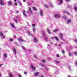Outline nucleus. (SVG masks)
Segmentation results:
<instances>
[{
    "label": "nucleus",
    "mask_w": 77,
    "mask_h": 77,
    "mask_svg": "<svg viewBox=\"0 0 77 77\" xmlns=\"http://www.w3.org/2000/svg\"><path fill=\"white\" fill-rule=\"evenodd\" d=\"M0 5L1 6H4V1L2 0H0Z\"/></svg>",
    "instance_id": "1"
},
{
    "label": "nucleus",
    "mask_w": 77,
    "mask_h": 77,
    "mask_svg": "<svg viewBox=\"0 0 77 77\" xmlns=\"http://www.w3.org/2000/svg\"><path fill=\"white\" fill-rule=\"evenodd\" d=\"M12 50L14 53L15 54H17V51H16L15 49L14 48H13Z\"/></svg>",
    "instance_id": "2"
},
{
    "label": "nucleus",
    "mask_w": 77,
    "mask_h": 77,
    "mask_svg": "<svg viewBox=\"0 0 77 77\" xmlns=\"http://www.w3.org/2000/svg\"><path fill=\"white\" fill-rule=\"evenodd\" d=\"M54 17L55 18H60V16L58 14H55L54 15Z\"/></svg>",
    "instance_id": "3"
},
{
    "label": "nucleus",
    "mask_w": 77,
    "mask_h": 77,
    "mask_svg": "<svg viewBox=\"0 0 77 77\" xmlns=\"http://www.w3.org/2000/svg\"><path fill=\"white\" fill-rule=\"evenodd\" d=\"M39 14L41 16H42L43 15V13H42V10H41L40 11Z\"/></svg>",
    "instance_id": "4"
},
{
    "label": "nucleus",
    "mask_w": 77,
    "mask_h": 77,
    "mask_svg": "<svg viewBox=\"0 0 77 77\" xmlns=\"http://www.w3.org/2000/svg\"><path fill=\"white\" fill-rule=\"evenodd\" d=\"M18 40H19V41L21 42H25V40H23V39H18Z\"/></svg>",
    "instance_id": "5"
},
{
    "label": "nucleus",
    "mask_w": 77,
    "mask_h": 77,
    "mask_svg": "<svg viewBox=\"0 0 77 77\" xmlns=\"http://www.w3.org/2000/svg\"><path fill=\"white\" fill-rule=\"evenodd\" d=\"M0 36H3L4 38H5V37L3 36V33L1 32H0Z\"/></svg>",
    "instance_id": "6"
},
{
    "label": "nucleus",
    "mask_w": 77,
    "mask_h": 77,
    "mask_svg": "<svg viewBox=\"0 0 77 77\" xmlns=\"http://www.w3.org/2000/svg\"><path fill=\"white\" fill-rule=\"evenodd\" d=\"M10 25L12 27H13V28H14L15 27V25H14V24H13V23H10Z\"/></svg>",
    "instance_id": "7"
},
{
    "label": "nucleus",
    "mask_w": 77,
    "mask_h": 77,
    "mask_svg": "<svg viewBox=\"0 0 77 77\" xmlns=\"http://www.w3.org/2000/svg\"><path fill=\"white\" fill-rule=\"evenodd\" d=\"M47 32L48 33V34H51V32L50 31V30L48 29H47Z\"/></svg>",
    "instance_id": "8"
},
{
    "label": "nucleus",
    "mask_w": 77,
    "mask_h": 77,
    "mask_svg": "<svg viewBox=\"0 0 77 77\" xmlns=\"http://www.w3.org/2000/svg\"><path fill=\"white\" fill-rule=\"evenodd\" d=\"M59 35L61 39H62V33H60L59 34Z\"/></svg>",
    "instance_id": "9"
},
{
    "label": "nucleus",
    "mask_w": 77,
    "mask_h": 77,
    "mask_svg": "<svg viewBox=\"0 0 77 77\" xmlns=\"http://www.w3.org/2000/svg\"><path fill=\"white\" fill-rule=\"evenodd\" d=\"M31 68H32V70L33 71H34L35 69V67H33V65H31Z\"/></svg>",
    "instance_id": "10"
},
{
    "label": "nucleus",
    "mask_w": 77,
    "mask_h": 77,
    "mask_svg": "<svg viewBox=\"0 0 77 77\" xmlns=\"http://www.w3.org/2000/svg\"><path fill=\"white\" fill-rule=\"evenodd\" d=\"M8 5H11L12 4V2L11 1H8Z\"/></svg>",
    "instance_id": "11"
},
{
    "label": "nucleus",
    "mask_w": 77,
    "mask_h": 77,
    "mask_svg": "<svg viewBox=\"0 0 77 77\" xmlns=\"http://www.w3.org/2000/svg\"><path fill=\"white\" fill-rule=\"evenodd\" d=\"M58 1H59V0H57ZM62 3H63V1L62 0H60V2L59 3V5H60V4H62Z\"/></svg>",
    "instance_id": "12"
},
{
    "label": "nucleus",
    "mask_w": 77,
    "mask_h": 77,
    "mask_svg": "<svg viewBox=\"0 0 77 77\" xmlns=\"http://www.w3.org/2000/svg\"><path fill=\"white\" fill-rule=\"evenodd\" d=\"M29 12L30 13V14H33L32 11V10H31L30 8H29Z\"/></svg>",
    "instance_id": "13"
},
{
    "label": "nucleus",
    "mask_w": 77,
    "mask_h": 77,
    "mask_svg": "<svg viewBox=\"0 0 77 77\" xmlns=\"http://www.w3.org/2000/svg\"><path fill=\"white\" fill-rule=\"evenodd\" d=\"M33 32H35L36 31V28L35 27H33L32 28Z\"/></svg>",
    "instance_id": "14"
},
{
    "label": "nucleus",
    "mask_w": 77,
    "mask_h": 77,
    "mask_svg": "<svg viewBox=\"0 0 77 77\" xmlns=\"http://www.w3.org/2000/svg\"><path fill=\"white\" fill-rule=\"evenodd\" d=\"M23 14L25 17H27V15L25 14V10H24V11H23Z\"/></svg>",
    "instance_id": "15"
},
{
    "label": "nucleus",
    "mask_w": 77,
    "mask_h": 77,
    "mask_svg": "<svg viewBox=\"0 0 77 77\" xmlns=\"http://www.w3.org/2000/svg\"><path fill=\"white\" fill-rule=\"evenodd\" d=\"M9 77H12V73H9Z\"/></svg>",
    "instance_id": "16"
},
{
    "label": "nucleus",
    "mask_w": 77,
    "mask_h": 77,
    "mask_svg": "<svg viewBox=\"0 0 77 77\" xmlns=\"http://www.w3.org/2000/svg\"><path fill=\"white\" fill-rule=\"evenodd\" d=\"M38 74H39V73L37 72L36 73H35L34 75L35 76H38Z\"/></svg>",
    "instance_id": "17"
},
{
    "label": "nucleus",
    "mask_w": 77,
    "mask_h": 77,
    "mask_svg": "<svg viewBox=\"0 0 77 77\" xmlns=\"http://www.w3.org/2000/svg\"><path fill=\"white\" fill-rule=\"evenodd\" d=\"M64 13H66V14H67V15H70V14L68 12H66V11H64Z\"/></svg>",
    "instance_id": "18"
},
{
    "label": "nucleus",
    "mask_w": 77,
    "mask_h": 77,
    "mask_svg": "<svg viewBox=\"0 0 77 77\" xmlns=\"http://www.w3.org/2000/svg\"><path fill=\"white\" fill-rule=\"evenodd\" d=\"M32 8L34 11H37V9L35 7H32Z\"/></svg>",
    "instance_id": "19"
},
{
    "label": "nucleus",
    "mask_w": 77,
    "mask_h": 77,
    "mask_svg": "<svg viewBox=\"0 0 77 77\" xmlns=\"http://www.w3.org/2000/svg\"><path fill=\"white\" fill-rule=\"evenodd\" d=\"M44 7H45V8H48V6L46 5H44Z\"/></svg>",
    "instance_id": "20"
},
{
    "label": "nucleus",
    "mask_w": 77,
    "mask_h": 77,
    "mask_svg": "<svg viewBox=\"0 0 77 77\" xmlns=\"http://www.w3.org/2000/svg\"><path fill=\"white\" fill-rule=\"evenodd\" d=\"M71 20H68L67 21V23H71Z\"/></svg>",
    "instance_id": "21"
},
{
    "label": "nucleus",
    "mask_w": 77,
    "mask_h": 77,
    "mask_svg": "<svg viewBox=\"0 0 77 77\" xmlns=\"http://www.w3.org/2000/svg\"><path fill=\"white\" fill-rule=\"evenodd\" d=\"M18 3L19 5H20V6H22V5L21 4V3L20 2H18Z\"/></svg>",
    "instance_id": "22"
},
{
    "label": "nucleus",
    "mask_w": 77,
    "mask_h": 77,
    "mask_svg": "<svg viewBox=\"0 0 77 77\" xmlns=\"http://www.w3.org/2000/svg\"><path fill=\"white\" fill-rule=\"evenodd\" d=\"M58 30L57 29H55L53 30V32H57V31H58Z\"/></svg>",
    "instance_id": "23"
},
{
    "label": "nucleus",
    "mask_w": 77,
    "mask_h": 77,
    "mask_svg": "<svg viewBox=\"0 0 77 77\" xmlns=\"http://www.w3.org/2000/svg\"><path fill=\"white\" fill-rule=\"evenodd\" d=\"M22 49H23L24 50H26V48H24V46H22Z\"/></svg>",
    "instance_id": "24"
},
{
    "label": "nucleus",
    "mask_w": 77,
    "mask_h": 77,
    "mask_svg": "<svg viewBox=\"0 0 77 77\" xmlns=\"http://www.w3.org/2000/svg\"><path fill=\"white\" fill-rule=\"evenodd\" d=\"M50 7H53V5H52V4H51V3H50Z\"/></svg>",
    "instance_id": "25"
},
{
    "label": "nucleus",
    "mask_w": 77,
    "mask_h": 77,
    "mask_svg": "<svg viewBox=\"0 0 77 77\" xmlns=\"http://www.w3.org/2000/svg\"><path fill=\"white\" fill-rule=\"evenodd\" d=\"M44 38L45 39V40H46V41H47L48 38H47V37H45Z\"/></svg>",
    "instance_id": "26"
},
{
    "label": "nucleus",
    "mask_w": 77,
    "mask_h": 77,
    "mask_svg": "<svg viewBox=\"0 0 77 77\" xmlns=\"http://www.w3.org/2000/svg\"><path fill=\"white\" fill-rule=\"evenodd\" d=\"M34 42H36V41H37V40H36V38H35L34 39Z\"/></svg>",
    "instance_id": "27"
},
{
    "label": "nucleus",
    "mask_w": 77,
    "mask_h": 77,
    "mask_svg": "<svg viewBox=\"0 0 77 77\" xmlns=\"http://www.w3.org/2000/svg\"><path fill=\"white\" fill-rule=\"evenodd\" d=\"M32 26L33 27H35V24H33L32 25Z\"/></svg>",
    "instance_id": "28"
},
{
    "label": "nucleus",
    "mask_w": 77,
    "mask_h": 77,
    "mask_svg": "<svg viewBox=\"0 0 77 77\" xmlns=\"http://www.w3.org/2000/svg\"><path fill=\"white\" fill-rule=\"evenodd\" d=\"M4 56L5 57H7V54H4Z\"/></svg>",
    "instance_id": "29"
},
{
    "label": "nucleus",
    "mask_w": 77,
    "mask_h": 77,
    "mask_svg": "<svg viewBox=\"0 0 77 77\" xmlns=\"http://www.w3.org/2000/svg\"><path fill=\"white\" fill-rule=\"evenodd\" d=\"M55 39H56V40L57 41H59V39H58V38H57V37H55Z\"/></svg>",
    "instance_id": "30"
},
{
    "label": "nucleus",
    "mask_w": 77,
    "mask_h": 77,
    "mask_svg": "<svg viewBox=\"0 0 77 77\" xmlns=\"http://www.w3.org/2000/svg\"><path fill=\"white\" fill-rule=\"evenodd\" d=\"M55 62H56L57 63H59V62L57 61H55Z\"/></svg>",
    "instance_id": "31"
},
{
    "label": "nucleus",
    "mask_w": 77,
    "mask_h": 77,
    "mask_svg": "<svg viewBox=\"0 0 77 77\" xmlns=\"http://www.w3.org/2000/svg\"><path fill=\"white\" fill-rule=\"evenodd\" d=\"M62 53L64 54L65 53V51L63 50L62 52Z\"/></svg>",
    "instance_id": "32"
},
{
    "label": "nucleus",
    "mask_w": 77,
    "mask_h": 77,
    "mask_svg": "<svg viewBox=\"0 0 77 77\" xmlns=\"http://www.w3.org/2000/svg\"><path fill=\"white\" fill-rule=\"evenodd\" d=\"M74 9L76 11H77V8L75 7L74 8Z\"/></svg>",
    "instance_id": "33"
},
{
    "label": "nucleus",
    "mask_w": 77,
    "mask_h": 77,
    "mask_svg": "<svg viewBox=\"0 0 77 77\" xmlns=\"http://www.w3.org/2000/svg\"><path fill=\"white\" fill-rule=\"evenodd\" d=\"M43 34L44 36H45V33H44V32H43Z\"/></svg>",
    "instance_id": "34"
},
{
    "label": "nucleus",
    "mask_w": 77,
    "mask_h": 77,
    "mask_svg": "<svg viewBox=\"0 0 77 77\" xmlns=\"http://www.w3.org/2000/svg\"><path fill=\"white\" fill-rule=\"evenodd\" d=\"M42 62H43V63H44L45 61L44 60H42Z\"/></svg>",
    "instance_id": "35"
},
{
    "label": "nucleus",
    "mask_w": 77,
    "mask_h": 77,
    "mask_svg": "<svg viewBox=\"0 0 77 77\" xmlns=\"http://www.w3.org/2000/svg\"><path fill=\"white\" fill-rule=\"evenodd\" d=\"M24 74L26 75L27 74V72H24Z\"/></svg>",
    "instance_id": "36"
},
{
    "label": "nucleus",
    "mask_w": 77,
    "mask_h": 77,
    "mask_svg": "<svg viewBox=\"0 0 77 77\" xmlns=\"http://www.w3.org/2000/svg\"><path fill=\"white\" fill-rule=\"evenodd\" d=\"M10 41H13V39H11L10 40Z\"/></svg>",
    "instance_id": "37"
},
{
    "label": "nucleus",
    "mask_w": 77,
    "mask_h": 77,
    "mask_svg": "<svg viewBox=\"0 0 77 77\" xmlns=\"http://www.w3.org/2000/svg\"><path fill=\"white\" fill-rule=\"evenodd\" d=\"M41 66H44V65L43 64H41Z\"/></svg>",
    "instance_id": "38"
},
{
    "label": "nucleus",
    "mask_w": 77,
    "mask_h": 77,
    "mask_svg": "<svg viewBox=\"0 0 77 77\" xmlns=\"http://www.w3.org/2000/svg\"><path fill=\"white\" fill-rule=\"evenodd\" d=\"M74 54L75 55H77V52H75Z\"/></svg>",
    "instance_id": "39"
},
{
    "label": "nucleus",
    "mask_w": 77,
    "mask_h": 77,
    "mask_svg": "<svg viewBox=\"0 0 77 77\" xmlns=\"http://www.w3.org/2000/svg\"><path fill=\"white\" fill-rule=\"evenodd\" d=\"M33 57H34V58H36V55H33Z\"/></svg>",
    "instance_id": "40"
},
{
    "label": "nucleus",
    "mask_w": 77,
    "mask_h": 77,
    "mask_svg": "<svg viewBox=\"0 0 77 77\" xmlns=\"http://www.w3.org/2000/svg\"><path fill=\"white\" fill-rule=\"evenodd\" d=\"M57 57H59V55L58 54H57Z\"/></svg>",
    "instance_id": "41"
},
{
    "label": "nucleus",
    "mask_w": 77,
    "mask_h": 77,
    "mask_svg": "<svg viewBox=\"0 0 77 77\" xmlns=\"http://www.w3.org/2000/svg\"><path fill=\"white\" fill-rule=\"evenodd\" d=\"M69 56H71V53H69Z\"/></svg>",
    "instance_id": "42"
},
{
    "label": "nucleus",
    "mask_w": 77,
    "mask_h": 77,
    "mask_svg": "<svg viewBox=\"0 0 77 77\" xmlns=\"http://www.w3.org/2000/svg\"><path fill=\"white\" fill-rule=\"evenodd\" d=\"M66 18V17H65V16H63V18Z\"/></svg>",
    "instance_id": "43"
},
{
    "label": "nucleus",
    "mask_w": 77,
    "mask_h": 77,
    "mask_svg": "<svg viewBox=\"0 0 77 77\" xmlns=\"http://www.w3.org/2000/svg\"><path fill=\"white\" fill-rule=\"evenodd\" d=\"M14 5H17V3H14Z\"/></svg>",
    "instance_id": "44"
},
{
    "label": "nucleus",
    "mask_w": 77,
    "mask_h": 77,
    "mask_svg": "<svg viewBox=\"0 0 77 77\" xmlns=\"http://www.w3.org/2000/svg\"><path fill=\"white\" fill-rule=\"evenodd\" d=\"M15 23H17V20H15Z\"/></svg>",
    "instance_id": "45"
},
{
    "label": "nucleus",
    "mask_w": 77,
    "mask_h": 77,
    "mask_svg": "<svg viewBox=\"0 0 77 77\" xmlns=\"http://www.w3.org/2000/svg\"><path fill=\"white\" fill-rule=\"evenodd\" d=\"M2 65H3V64H0V67H1V66H2Z\"/></svg>",
    "instance_id": "46"
},
{
    "label": "nucleus",
    "mask_w": 77,
    "mask_h": 77,
    "mask_svg": "<svg viewBox=\"0 0 77 77\" xmlns=\"http://www.w3.org/2000/svg\"><path fill=\"white\" fill-rule=\"evenodd\" d=\"M66 1H67L68 2H69L70 1V0H66Z\"/></svg>",
    "instance_id": "47"
},
{
    "label": "nucleus",
    "mask_w": 77,
    "mask_h": 77,
    "mask_svg": "<svg viewBox=\"0 0 77 77\" xmlns=\"http://www.w3.org/2000/svg\"><path fill=\"white\" fill-rule=\"evenodd\" d=\"M14 2H17V0H14Z\"/></svg>",
    "instance_id": "48"
},
{
    "label": "nucleus",
    "mask_w": 77,
    "mask_h": 77,
    "mask_svg": "<svg viewBox=\"0 0 77 77\" xmlns=\"http://www.w3.org/2000/svg\"><path fill=\"white\" fill-rule=\"evenodd\" d=\"M23 2H26V0H23Z\"/></svg>",
    "instance_id": "49"
},
{
    "label": "nucleus",
    "mask_w": 77,
    "mask_h": 77,
    "mask_svg": "<svg viewBox=\"0 0 77 77\" xmlns=\"http://www.w3.org/2000/svg\"><path fill=\"white\" fill-rule=\"evenodd\" d=\"M48 46L49 48L50 47V45H49V44H48Z\"/></svg>",
    "instance_id": "50"
},
{
    "label": "nucleus",
    "mask_w": 77,
    "mask_h": 77,
    "mask_svg": "<svg viewBox=\"0 0 77 77\" xmlns=\"http://www.w3.org/2000/svg\"><path fill=\"white\" fill-rule=\"evenodd\" d=\"M16 12H17V14H18V11H17Z\"/></svg>",
    "instance_id": "51"
},
{
    "label": "nucleus",
    "mask_w": 77,
    "mask_h": 77,
    "mask_svg": "<svg viewBox=\"0 0 77 77\" xmlns=\"http://www.w3.org/2000/svg\"><path fill=\"white\" fill-rule=\"evenodd\" d=\"M29 36H31V34H30V33H29Z\"/></svg>",
    "instance_id": "52"
},
{
    "label": "nucleus",
    "mask_w": 77,
    "mask_h": 77,
    "mask_svg": "<svg viewBox=\"0 0 77 77\" xmlns=\"http://www.w3.org/2000/svg\"><path fill=\"white\" fill-rule=\"evenodd\" d=\"M14 38H16V36H14Z\"/></svg>",
    "instance_id": "53"
},
{
    "label": "nucleus",
    "mask_w": 77,
    "mask_h": 77,
    "mask_svg": "<svg viewBox=\"0 0 77 77\" xmlns=\"http://www.w3.org/2000/svg\"><path fill=\"white\" fill-rule=\"evenodd\" d=\"M75 41V42H77V40H76Z\"/></svg>",
    "instance_id": "54"
},
{
    "label": "nucleus",
    "mask_w": 77,
    "mask_h": 77,
    "mask_svg": "<svg viewBox=\"0 0 77 77\" xmlns=\"http://www.w3.org/2000/svg\"><path fill=\"white\" fill-rule=\"evenodd\" d=\"M69 69H70V67L69 66Z\"/></svg>",
    "instance_id": "55"
},
{
    "label": "nucleus",
    "mask_w": 77,
    "mask_h": 77,
    "mask_svg": "<svg viewBox=\"0 0 77 77\" xmlns=\"http://www.w3.org/2000/svg\"><path fill=\"white\" fill-rule=\"evenodd\" d=\"M2 76V75H1L0 74V77H1Z\"/></svg>",
    "instance_id": "56"
},
{
    "label": "nucleus",
    "mask_w": 77,
    "mask_h": 77,
    "mask_svg": "<svg viewBox=\"0 0 77 77\" xmlns=\"http://www.w3.org/2000/svg\"><path fill=\"white\" fill-rule=\"evenodd\" d=\"M51 39H54V38H53V37H52Z\"/></svg>",
    "instance_id": "57"
},
{
    "label": "nucleus",
    "mask_w": 77,
    "mask_h": 77,
    "mask_svg": "<svg viewBox=\"0 0 77 77\" xmlns=\"http://www.w3.org/2000/svg\"><path fill=\"white\" fill-rule=\"evenodd\" d=\"M59 46H60V45H59Z\"/></svg>",
    "instance_id": "58"
},
{
    "label": "nucleus",
    "mask_w": 77,
    "mask_h": 77,
    "mask_svg": "<svg viewBox=\"0 0 77 77\" xmlns=\"http://www.w3.org/2000/svg\"><path fill=\"white\" fill-rule=\"evenodd\" d=\"M16 18H18V17H16Z\"/></svg>",
    "instance_id": "59"
},
{
    "label": "nucleus",
    "mask_w": 77,
    "mask_h": 77,
    "mask_svg": "<svg viewBox=\"0 0 77 77\" xmlns=\"http://www.w3.org/2000/svg\"><path fill=\"white\" fill-rule=\"evenodd\" d=\"M42 77H44L43 76H42Z\"/></svg>",
    "instance_id": "60"
},
{
    "label": "nucleus",
    "mask_w": 77,
    "mask_h": 77,
    "mask_svg": "<svg viewBox=\"0 0 77 77\" xmlns=\"http://www.w3.org/2000/svg\"><path fill=\"white\" fill-rule=\"evenodd\" d=\"M20 38H21V37H20Z\"/></svg>",
    "instance_id": "61"
},
{
    "label": "nucleus",
    "mask_w": 77,
    "mask_h": 77,
    "mask_svg": "<svg viewBox=\"0 0 77 77\" xmlns=\"http://www.w3.org/2000/svg\"><path fill=\"white\" fill-rule=\"evenodd\" d=\"M28 33H29V32H28Z\"/></svg>",
    "instance_id": "62"
},
{
    "label": "nucleus",
    "mask_w": 77,
    "mask_h": 77,
    "mask_svg": "<svg viewBox=\"0 0 77 77\" xmlns=\"http://www.w3.org/2000/svg\"><path fill=\"white\" fill-rule=\"evenodd\" d=\"M16 44H17V43H16Z\"/></svg>",
    "instance_id": "63"
}]
</instances>
